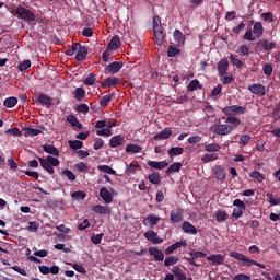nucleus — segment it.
<instances>
[{"label": "nucleus", "mask_w": 280, "mask_h": 280, "mask_svg": "<svg viewBox=\"0 0 280 280\" xmlns=\"http://www.w3.org/2000/svg\"><path fill=\"white\" fill-rule=\"evenodd\" d=\"M43 150L46 152V154L50 155H47L46 159L38 158L40 167H43V170H45L47 173L54 174V167H58V165H60V160L55 158L60 156V151L54 144H44Z\"/></svg>", "instance_id": "1"}, {"label": "nucleus", "mask_w": 280, "mask_h": 280, "mask_svg": "<svg viewBox=\"0 0 280 280\" xmlns=\"http://www.w3.org/2000/svg\"><path fill=\"white\" fill-rule=\"evenodd\" d=\"M11 14L16 16L21 21H25L26 23H34L36 21V14L32 12V10L24 7H13L11 8Z\"/></svg>", "instance_id": "2"}, {"label": "nucleus", "mask_w": 280, "mask_h": 280, "mask_svg": "<svg viewBox=\"0 0 280 280\" xmlns=\"http://www.w3.org/2000/svg\"><path fill=\"white\" fill-rule=\"evenodd\" d=\"M247 108L240 105L226 106L222 109L223 115L235 117V115H246Z\"/></svg>", "instance_id": "3"}, {"label": "nucleus", "mask_w": 280, "mask_h": 280, "mask_svg": "<svg viewBox=\"0 0 280 280\" xmlns=\"http://www.w3.org/2000/svg\"><path fill=\"white\" fill-rule=\"evenodd\" d=\"M233 206L236 208L233 209L232 218H234L235 220H240V218L244 215V211H246V203H244V201H242L241 199H235L233 201Z\"/></svg>", "instance_id": "4"}, {"label": "nucleus", "mask_w": 280, "mask_h": 280, "mask_svg": "<svg viewBox=\"0 0 280 280\" xmlns=\"http://www.w3.org/2000/svg\"><path fill=\"white\" fill-rule=\"evenodd\" d=\"M230 257H232L233 259H236L237 261H242L243 266H255V264H257V261L253 260L252 258H249L248 256H245L240 252H231Z\"/></svg>", "instance_id": "5"}, {"label": "nucleus", "mask_w": 280, "mask_h": 280, "mask_svg": "<svg viewBox=\"0 0 280 280\" xmlns=\"http://www.w3.org/2000/svg\"><path fill=\"white\" fill-rule=\"evenodd\" d=\"M212 132H214V135H219L220 137H224L226 135H231V132H233V128L229 124H217L212 127Z\"/></svg>", "instance_id": "6"}, {"label": "nucleus", "mask_w": 280, "mask_h": 280, "mask_svg": "<svg viewBox=\"0 0 280 280\" xmlns=\"http://www.w3.org/2000/svg\"><path fill=\"white\" fill-rule=\"evenodd\" d=\"M256 47L258 51H272L277 47V43L262 38L256 43Z\"/></svg>", "instance_id": "7"}, {"label": "nucleus", "mask_w": 280, "mask_h": 280, "mask_svg": "<svg viewBox=\"0 0 280 280\" xmlns=\"http://www.w3.org/2000/svg\"><path fill=\"white\" fill-rule=\"evenodd\" d=\"M124 69V62L122 61H113L112 63L107 65L105 67V73L106 75L112 74L115 75V73H119Z\"/></svg>", "instance_id": "8"}, {"label": "nucleus", "mask_w": 280, "mask_h": 280, "mask_svg": "<svg viewBox=\"0 0 280 280\" xmlns=\"http://www.w3.org/2000/svg\"><path fill=\"white\" fill-rule=\"evenodd\" d=\"M248 91L254 95H258L259 97H264L266 95V86L260 83H254L248 85Z\"/></svg>", "instance_id": "9"}, {"label": "nucleus", "mask_w": 280, "mask_h": 280, "mask_svg": "<svg viewBox=\"0 0 280 280\" xmlns=\"http://www.w3.org/2000/svg\"><path fill=\"white\" fill-rule=\"evenodd\" d=\"M145 240L151 242V244H163V238L159 237V234L154 230L144 233Z\"/></svg>", "instance_id": "10"}, {"label": "nucleus", "mask_w": 280, "mask_h": 280, "mask_svg": "<svg viewBox=\"0 0 280 280\" xmlns=\"http://www.w3.org/2000/svg\"><path fill=\"white\" fill-rule=\"evenodd\" d=\"M190 257L191 258H187V261L190 264V266H196L198 268L200 265L196 262V259H202L203 257H207V254L203 252L192 250L190 252Z\"/></svg>", "instance_id": "11"}, {"label": "nucleus", "mask_w": 280, "mask_h": 280, "mask_svg": "<svg viewBox=\"0 0 280 280\" xmlns=\"http://www.w3.org/2000/svg\"><path fill=\"white\" fill-rule=\"evenodd\" d=\"M149 255H151V257H154L155 261H163L165 259V254L161 252L159 247H149Z\"/></svg>", "instance_id": "12"}, {"label": "nucleus", "mask_w": 280, "mask_h": 280, "mask_svg": "<svg viewBox=\"0 0 280 280\" xmlns=\"http://www.w3.org/2000/svg\"><path fill=\"white\" fill-rule=\"evenodd\" d=\"M160 222L161 217L151 213L143 220L142 224H144V226H156V224H159Z\"/></svg>", "instance_id": "13"}, {"label": "nucleus", "mask_w": 280, "mask_h": 280, "mask_svg": "<svg viewBox=\"0 0 280 280\" xmlns=\"http://www.w3.org/2000/svg\"><path fill=\"white\" fill-rule=\"evenodd\" d=\"M147 165L149 167H151V170H165V167H170V162L167 161H152V160H149L147 162Z\"/></svg>", "instance_id": "14"}, {"label": "nucleus", "mask_w": 280, "mask_h": 280, "mask_svg": "<svg viewBox=\"0 0 280 280\" xmlns=\"http://www.w3.org/2000/svg\"><path fill=\"white\" fill-rule=\"evenodd\" d=\"M218 71H219V78H222V75H226L229 72V59L223 58L218 62Z\"/></svg>", "instance_id": "15"}, {"label": "nucleus", "mask_w": 280, "mask_h": 280, "mask_svg": "<svg viewBox=\"0 0 280 280\" xmlns=\"http://www.w3.org/2000/svg\"><path fill=\"white\" fill-rule=\"evenodd\" d=\"M183 213L184 210L178 208L177 210L171 211V223L178 224V222H183Z\"/></svg>", "instance_id": "16"}, {"label": "nucleus", "mask_w": 280, "mask_h": 280, "mask_svg": "<svg viewBox=\"0 0 280 280\" xmlns=\"http://www.w3.org/2000/svg\"><path fill=\"white\" fill-rule=\"evenodd\" d=\"M86 56H89V48L86 46H83L82 44H79V48L77 49L75 58L79 62H82V60H86Z\"/></svg>", "instance_id": "17"}, {"label": "nucleus", "mask_w": 280, "mask_h": 280, "mask_svg": "<svg viewBox=\"0 0 280 280\" xmlns=\"http://www.w3.org/2000/svg\"><path fill=\"white\" fill-rule=\"evenodd\" d=\"M185 246H187V240H182L179 242H176L165 249V255H172L174 250L178 248H183Z\"/></svg>", "instance_id": "18"}, {"label": "nucleus", "mask_w": 280, "mask_h": 280, "mask_svg": "<svg viewBox=\"0 0 280 280\" xmlns=\"http://www.w3.org/2000/svg\"><path fill=\"white\" fill-rule=\"evenodd\" d=\"M119 47H121V38L118 35H115L108 43L107 49H109L110 51H117Z\"/></svg>", "instance_id": "19"}, {"label": "nucleus", "mask_w": 280, "mask_h": 280, "mask_svg": "<svg viewBox=\"0 0 280 280\" xmlns=\"http://www.w3.org/2000/svg\"><path fill=\"white\" fill-rule=\"evenodd\" d=\"M182 231H184L187 235H197L198 229H196V225L191 224L188 221H185L182 225Z\"/></svg>", "instance_id": "20"}, {"label": "nucleus", "mask_w": 280, "mask_h": 280, "mask_svg": "<svg viewBox=\"0 0 280 280\" xmlns=\"http://www.w3.org/2000/svg\"><path fill=\"white\" fill-rule=\"evenodd\" d=\"M37 102L40 103L42 106H46V108H51V102H54V98L45 95L44 93H39L37 96Z\"/></svg>", "instance_id": "21"}, {"label": "nucleus", "mask_w": 280, "mask_h": 280, "mask_svg": "<svg viewBox=\"0 0 280 280\" xmlns=\"http://www.w3.org/2000/svg\"><path fill=\"white\" fill-rule=\"evenodd\" d=\"M100 197L105 201V205H110V202H113V195L106 187L100 189Z\"/></svg>", "instance_id": "22"}, {"label": "nucleus", "mask_w": 280, "mask_h": 280, "mask_svg": "<svg viewBox=\"0 0 280 280\" xmlns=\"http://www.w3.org/2000/svg\"><path fill=\"white\" fill-rule=\"evenodd\" d=\"M173 37L177 47H183V45H185V34H183L180 30L176 28L173 32Z\"/></svg>", "instance_id": "23"}, {"label": "nucleus", "mask_w": 280, "mask_h": 280, "mask_svg": "<svg viewBox=\"0 0 280 280\" xmlns=\"http://www.w3.org/2000/svg\"><path fill=\"white\" fill-rule=\"evenodd\" d=\"M208 261H212L214 266H222L224 264V256L221 254H212L207 257Z\"/></svg>", "instance_id": "24"}, {"label": "nucleus", "mask_w": 280, "mask_h": 280, "mask_svg": "<svg viewBox=\"0 0 280 280\" xmlns=\"http://www.w3.org/2000/svg\"><path fill=\"white\" fill-rule=\"evenodd\" d=\"M213 172L217 180H224V178H226V171L222 165L214 166Z\"/></svg>", "instance_id": "25"}, {"label": "nucleus", "mask_w": 280, "mask_h": 280, "mask_svg": "<svg viewBox=\"0 0 280 280\" xmlns=\"http://www.w3.org/2000/svg\"><path fill=\"white\" fill-rule=\"evenodd\" d=\"M173 135L172 129L165 128L163 131L160 133L155 135L153 137L154 141H163L165 139H170V137Z\"/></svg>", "instance_id": "26"}, {"label": "nucleus", "mask_w": 280, "mask_h": 280, "mask_svg": "<svg viewBox=\"0 0 280 280\" xmlns=\"http://www.w3.org/2000/svg\"><path fill=\"white\" fill-rule=\"evenodd\" d=\"M92 211H94V213H98L100 215H107V213H110V207L96 205L92 207Z\"/></svg>", "instance_id": "27"}, {"label": "nucleus", "mask_w": 280, "mask_h": 280, "mask_svg": "<svg viewBox=\"0 0 280 280\" xmlns=\"http://www.w3.org/2000/svg\"><path fill=\"white\" fill-rule=\"evenodd\" d=\"M124 137L121 135H117L112 137V139L109 140V145L110 148H119V145L124 144Z\"/></svg>", "instance_id": "28"}, {"label": "nucleus", "mask_w": 280, "mask_h": 280, "mask_svg": "<svg viewBox=\"0 0 280 280\" xmlns=\"http://www.w3.org/2000/svg\"><path fill=\"white\" fill-rule=\"evenodd\" d=\"M119 82H121L120 80H119V78H117V77H109V78H107V79H105L104 81H103V83H102V86H104V88H106V86H108V88H113V86H117V84H119Z\"/></svg>", "instance_id": "29"}, {"label": "nucleus", "mask_w": 280, "mask_h": 280, "mask_svg": "<svg viewBox=\"0 0 280 280\" xmlns=\"http://www.w3.org/2000/svg\"><path fill=\"white\" fill-rule=\"evenodd\" d=\"M24 137H38V135H43V131L39 129H34L32 127H25L23 129Z\"/></svg>", "instance_id": "30"}, {"label": "nucleus", "mask_w": 280, "mask_h": 280, "mask_svg": "<svg viewBox=\"0 0 280 280\" xmlns=\"http://www.w3.org/2000/svg\"><path fill=\"white\" fill-rule=\"evenodd\" d=\"M183 167V164L180 162H175L168 166V168L165 171L166 176H170V174H175V172H180Z\"/></svg>", "instance_id": "31"}, {"label": "nucleus", "mask_w": 280, "mask_h": 280, "mask_svg": "<svg viewBox=\"0 0 280 280\" xmlns=\"http://www.w3.org/2000/svg\"><path fill=\"white\" fill-rule=\"evenodd\" d=\"M67 121L72 126V128H78V130H82V124L80 122V120H78V117L73 115H68Z\"/></svg>", "instance_id": "32"}, {"label": "nucleus", "mask_w": 280, "mask_h": 280, "mask_svg": "<svg viewBox=\"0 0 280 280\" xmlns=\"http://www.w3.org/2000/svg\"><path fill=\"white\" fill-rule=\"evenodd\" d=\"M253 34H255L256 38H261V36H264V25H261V22H256L254 24Z\"/></svg>", "instance_id": "33"}, {"label": "nucleus", "mask_w": 280, "mask_h": 280, "mask_svg": "<svg viewBox=\"0 0 280 280\" xmlns=\"http://www.w3.org/2000/svg\"><path fill=\"white\" fill-rule=\"evenodd\" d=\"M225 124H230V128H232V130H235V128H237V126L242 124V120L237 117L228 116Z\"/></svg>", "instance_id": "34"}, {"label": "nucleus", "mask_w": 280, "mask_h": 280, "mask_svg": "<svg viewBox=\"0 0 280 280\" xmlns=\"http://www.w3.org/2000/svg\"><path fill=\"white\" fill-rule=\"evenodd\" d=\"M172 272L175 276L176 280L187 279V275H185L183 269H180V267H178V266L173 267Z\"/></svg>", "instance_id": "35"}, {"label": "nucleus", "mask_w": 280, "mask_h": 280, "mask_svg": "<svg viewBox=\"0 0 280 280\" xmlns=\"http://www.w3.org/2000/svg\"><path fill=\"white\" fill-rule=\"evenodd\" d=\"M183 152H185L184 148L173 147L167 151V154H168L170 159H174V156H180V154H183Z\"/></svg>", "instance_id": "36"}, {"label": "nucleus", "mask_w": 280, "mask_h": 280, "mask_svg": "<svg viewBox=\"0 0 280 280\" xmlns=\"http://www.w3.org/2000/svg\"><path fill=\"white\" fill-rule=\"evenodd\" d=\"M148 180L152 185H161V174L159 172H153V173L149 174Z\"/></svg>", "instance_id": "37"}, {"label": "nucleus", "mask_w": 280, "mask_h": 280, "mask_svg": "<svg viewBox=\"0 0 280 280\" xmlns=\"http://www.w3.org/2000/svg\"><path fill=\"white\" fill-rule=\"evenodd\" d=\"M97 171L98 172H104V174H110L112 176H117V171H115L109 165H98Z\"/></svg>", "instance_id": "38"}, {"label": "nucleus", "mask_w": 280, "mask_h": 280, "mask_svg": "<svg viewBox=\"0 0 280 280\" xmlns=\"http://www.w3.org/2000/svg\"><path fill=\"white\" fill-rule=\"evenodd\" d=\"M32 68V61L30 59H25L23 61H21L18 65V69L19 71H21L22 73H24V71H27Z\"/></svg>", "instance_id": "39"}, {"label": "nucleus", "mask_w": 280, "mask_h": 280, "mask_svg": "<svg viewBox=\"0 0 280 280\" xmlns=\"http://www.w3.org/2000/svg\"><path fill=\"white\" fill-rule=\"evenodd\" d=\"M180 55V48L178 46L170 45L167 48L168 58H175V56Z\"/></svg>", "instance_id": "40"}, {"label": "nucleus", "mask_w": 280, "mask_h": 280, "mask_svg": "<svg viewBox=\"0 0 280 280\" xmlns=\"http://www.w3.org/2000/svg\"><path fill=\"white\" fill-rule=\"evenodd\" d=\"M84 97H86V91L83 88H77L74 90V98L78 102H81Z\"/></svg>", "instance_id": "41"}, {"label": "nucleus", "mask_w": 280, "mask_h": 280, "mask_svg": "<svg viewBox=\"0 0 280 280\" xmlns=\"http://www.w3.org/2000/svg\"><path fill=\"white\" fill-rule=\"evenodd\" d=\"M68 145L69 148H71V150H82V148L84 147V142L80 140H69Z\"/></svg>", "instance_id": "42"}, {"label": "nucleus", "mask_w": 280, "mask_h": 280, "mask_svg": "<svg viewBox=\"0 0 280 280\" xmlns=\"http://www.w3.org/2000/svg\"><path fill=\"white\" fill-rule=\"evenodd\" d=\"M202 163H211L218 161V153H205L201 158Z\"/></svg>", "instance_id": "43"}, {"label": "nucleus", "mask_w": 280, "mask_h": 280, "mask_svg": "<svg viewBox=\"0 0 280 280\" xmlns=\"http://www.w3.org/2000/svg\"><path fill=\"white\" fill-rule=\"evenodd\" d=\"M4 106L5 108H14V106H16V104H19V98L11 96L4 100Z\"/></svg>", "instance_id": "44"}, {"label": "nucleus", "mask_w": 280, "mask_h": 280, "mask_svg": "<svg viewBox=\"0 0 280 280\" xmlns=\"http://www.w3.org/2000/svg\"><path fill=\"white\" fill-rule=\"evenodd\" d=\"M198 89H202V84H200V81L198 79H194L192 81L189 82L188 84V91L194 92L198 91Z\"/></svg>", "instance_id": "45"}, {"label": "nucleus", "mask_w": 280, "mask_h": 280, "mask_svg": "<svg viewBox=\"0 0 280 280\" xmlns=\"http://www.w3.org/2000/svg\"><path fill=\"white\" fill-rule=\"evenodd\" d=\"M215 220L217 222H226V220H229V214L226 211L218 210L215 212Z\"/></svg>", "instance_id": "46"}, {"label": "nucleus", "mask_w": 280, "mask_h": 280, "mask_svg": "<svg viewBox=\"0 0 280 280\" xmlns=\"http://www.w3.org/2000/svg\"><path fill=\"white\" fill-rule=\"evenodd\" d=\"M178 260H179V258L177 256H168L164 260V266L166 268H170V266H174V265L178 264Z\"/></svg>", "instance_id": "47"}, {"label": "nucleus", "mask_w": 280, "mask_h": 280, "mask_svg": "<svg viewBox=\"0 0 280 280\" xmlns=\"http://www.w3.org/2000/svg\"><path fill=\"white\" fill-rule=\"evenodd\" d=\"M125 150H126V152L131 153V154H139V152H141V145L128 144Z\"/></svg>", "instance_id": "48"}, {"label": "nucleus", "mask_w": 280, "mask_h": 280, "mask_svg": "<svg viewBox=\"0 0 280 280\" xmlns=\"http://www.w3.org/2000/svg\"><path fill=\"white\" fill-rule=\"evenodd\" d=\"M97 80L95 73H90L83 81V84H85V86H93V84H95V81Z\"/></svg>", "instance_id": "49"}, {"label": "nucleus", "mask_w": 280, "mask_h": 280, "mask_svg": "<svg viewBox=\"0 0 280 280\" xmlns=\"http://www.w3.org/2000/svg\"><path fill=\"white\" fill-rule=\"evenodd\" d=\"M221 148L219 143L205 144L206 152H220Z\"/></svg>", "instance_id": "50"}, {"label": "nucleus", "mask_w": 280, "mask_h": 280, "mask_svg": "<svg viewBox=\"0 0 280 280\" xmlns=\"http://www.w3.org/2000/svg\"><path fill=\"white\" fill-rule=\"evenodd\" d=\"M266 197L268 198V202L271 205V207H277V205H280V197L275 198L272 192H267Z\"/></svg>", "instance_id": "51"}, {"label": "nucleus", "mask_w": 280, "mask_h": 280, "mask_svg": "<svg viewBox=\"0 0 280 280\" xmlns=\"http://www.w3.org/2000/svg\"><path fill=\"white\" fill-rule=\"evenodd\" d=\"M161 18L159 15L153 18V32H162Z\"/></svg>", "instance_id": "52"}, {"label": "nucleus", "mask_w": 280, "mask_h": 280, "mask_svg": "<svg viewBox=\"0 0 280 280\" xmlns=\"http://www.w3.org/2000/svg\"><path fill=\"white\" fill-rule=\"evenodd\" d=\"M154 36L158 45H163V42L165 40V31H155Z\"/></svg>", "instance_id": "53"}, {"label": "nucleus", "mask_w": 280, "mask_h": 280, "mask_svg": "<svg viewBox=\"0 0 280 280\" xmlns=\"http://www.w3.org/2000/svg\"><path fill=\"white\" fill-rule=\"evenodd\" d=\"M250 178H255L256 180H258V183H264V180H266V176H264V174H261L258 171H253L252 173H249Z\"/></svg>", "instance_id": "54"}, {"label": "nucleus", "mask_w": 280, "mask_h": 280, "mask_svg": "<svg viewBox=\"0 0 280 280\" xmlns=\"http://www.w3.org/2000/svg\"><path fill=\"white\" fill-rule=\"evenodd\" d=\"M114 95L115 93L102 96L100 105L106 107L108 104H110V100H113Z\"/></svg>", "instance_id": "55"}, {"label": "nucleus", "mask_w": 280, "mask_h": 280, "mask_svg": "<svg viewBox=\"0 0 280 280\" xmlns=\"http://www.w3.org/2000/svg\"><path fill=\"white\" fill-rule=\"evenodd\" d=\"M230 62L236 67V69H242V67H244V62H242V60L235 58V56L233 54L230 55Z\"/></svg>", "instance_id": "56"}, {"label": "nucleus", "mask_w": 280, "mask_h": 280, "mask_svg": "<svg viewBox=\"0 0 280 280\" xmlns=\"http://www.w3.org/2000/svg\"><path fill=\"white\" fill-rule=\"evenodd\" d=\"M72 200H84L86 198V192L83 190L74 191L71 195Z\"/></svg>", "instance_id": "57"}, {"label": "nucleus", "mask_w": 280, "mask_h": 280, "mask_svg": "<svg viewBox=\"0 0 280 280\" xmlns=\"http://www.w3.org/2000/svg\"><path fill=\"white\" fill-rule=\"evenodd\" d=\"M250 139H253V137H250V135H242L240 137V141L238 144L244 148L246 145H248V141H250Z\"/></svg>", "instance_id": "58"}, {"label": "nucleus", "mask_w": 280, "mask_h": 280, "mask_svg": "<svg viewBox=\"0 0 280 280\" xmlns=\"http://www.w3.org/2000/svg\"><path fill=\"white\" fill-rule=\"evenodd\" d=\"M79 47L80 43H74L70 48L67 49L66 56H75V54H78Z\"/></svg>", "instance_id": "59"}, {"label": "nucleus", "mask_w": 280, "mask_h": 280, "mask_svg": "<svg viewBox=\"0 0 280 280\" xmlns=\"http://www.w3.org/2000/svg\"><path fill=\"white\" fill-rule=\"evenodd\" d=\"M74 170H77V172H89V165H86V163L84 162H79L77 164H74Z\"/></svg>", "instance_id": "60"}, {"label": "nucleus", "mask_w": 280, "mask_h": 280, "mask_svg": "<svg viewBox=\"0 0 280 280\" xmlns=\"http://www.w3.org/2000/svg\"><path fill=\"white\" fill-rule=\"evenodd\" d=\"M5 135H10L11 137H21L23 132H21V129H19V127H14L12 129H8L5 131Z\"/></svg>", "instance_id": "61"}, {"label": "nucleus", "mask_w": 280, "mask_h": 280, "mask_svg": "<svg viewBox=\"0 0 280 280\" xmlns=\"http://www.w3.org/2000/svg\"><path fill=\"white\" fill-rule=\"evenodd\" d=\"M62 176H66L71 183L75 180V174H73V172H71V170L69 168L62 171Z\"/></svg>", "instance_id": "62"}, {"label": "nucleus", "mask_w": 280, "mask_h": 280, "mask_svg": "<svg viewBox=\"0 0 280 280\" xmlns=\"http://www.w3.org/2000/svg\"><path fill=\"white\" fill-rule=\"evenodd\" d=\"M104 237V233H101V234H93L92 236H91V242H92V244H95V245H97V244H102V238Z\"/></svg>", "instance_id": "63"}, {"label": "nucleus", "mask_w": 280, "mask_h": 280, "mask_svg": "<svg viewBox=\"0 0 280 280\" xmlns=\"http://www.w3.org/2000/svg\"><path fill=\"white\" fill-rule=\"evenodd\" d=\"M77 113H82L83 115L89 114V105L86 104H80L79 106H77L75 108Z\"/></svg>", "instance_id": "64"}]
</instances>
